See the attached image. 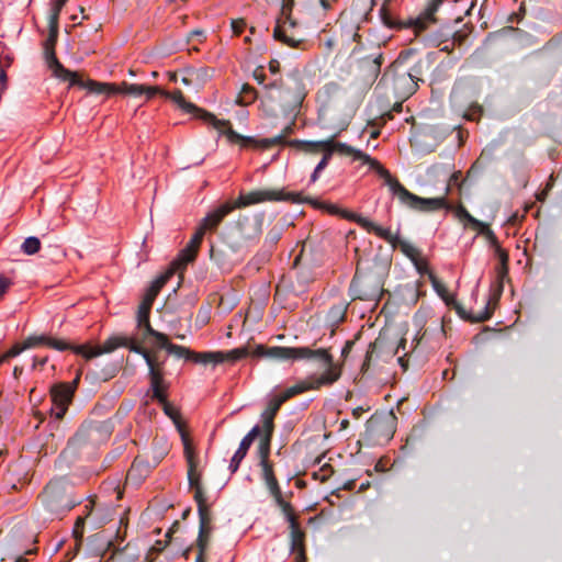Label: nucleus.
<instances>
[{
	"label": "nucleus",
	"instance_id": "39",
	"mask_svg": "<svg viewBox=\"0 0 562 562\" xmlns=\"http://www.w3.org/2000/svg\"><path fill=\"white\" fill-rule=\"evenodd\" d=\"M495 250V255L497 256L499 262H501V268H499V271H498V274L499 277H503L507 273V261H508V255L507 252L501 248V246H496L494 248Z\"/></svg>",
	"mask_w": 562,
	"mask_h": 562
},
{
	"label": "nucleus",
	"instance_id": "31",
	"mask_svg": "<svg viewBox=\"0 0 562 562\" xmlns=\"http://www.w3.org/2000/svg\"><path fill=\"white\" fill-rule=\"evenodd\" d=\"M144 91H145L144 85L130 83V82L123 81L120 85H117L116 93L126 94V95H131L134 98H139V97H143Z\"/></svg>",
	"mask_w": 562,
	"mask_h": 562
},
{
	"label": "nucleus",
	"instance_id": "43",
	"mask_svg": "<svg viewBox=\"0 0 562 562\" xmlns=\"http://www.w3.org/2000/svg\"><path fill=\"white\" fill-rule=\"evenodd\" d=\"M285 402L283 400L281 394L276 395L272 397L268 404L267 409L263 413H270L271 416H276L277 412L279 411L280 406Z\"/></svg>",
	"mask_w": 562,
	"mask_h": 562
},
{
	"label": "nucleus",
	"instance_id": "45",
	"mask_svg": "<svg viewBox=\"0 0 562 562\" xmlns=\"http://www.w3.org/2000/svg\"><path fill=\"white\" fill-rule=\"evenodd\" d=\"M47 346L50 348H54L56 350H59V351H64L67 349H71L74 351V348L76 347V346H71L70 344H68L64 340L55 339V338H50V337H48Z\"/></svg>",
	"mask_w": 562,
	"mask_h": 562
},
{
	"label": "nucleus",
	"instance_id": "42",
	"mask_svg": "<svg viewBox=\"0 0 562 562\" xmlns=\"http://www.w3.org/2000/svg\"><path fill=\"white\" fill-rule=\"evenodd\" d=\"M340 92V87L335 82H329L325 85L323 89L319 91V93L327 99L338 97Z\"/></svg>",
	"mask_w": 562,
	"mask_h": 562
},
{
	"label": "nucleus",
	"instance_id": "29",
	"mask_svg": "<svg viewBox=\"0 0 562 562\" xmlns=\"http://www.w3.org/2000/svg\"><path fill=\"white\" fill-rule=\"evenodd\" d=\"M173 274L172 269H168L164 274L158 277L150 285L149 290L147 291L144 300H149V303H154V300L156 299L157 294L161 290V288L167 283L169 278Z\"/></svg>",
	"mask_w": 562,
	"mask_h": 562
},
{
	"label": "nucleus",
	"instance_id": "47",
	"mask_svg": "<svg viewBox=\"0 0 562 562\" xmlns=\"http://www.w3.org/2000/svg\"><path fill=\"white\" fill-rule=\"evenodd\" d=\"M321 207H323L324 210H326L329 214H334V215H340L341 217L344 218H347L349 221H351V218H349L348 216H346L345 214L346 213H350L349 211L347 210H340L337 205L335 204H322ZM352 222H355L352 220Z\"/></svg>",
	"mask_w": 562,
	"mask_h": 562
},
{
	"label": "nucleus",
	"instance_id": "34",
	"mask_svg": "<svg viewBox=\"0 0 562 562\" xmlns=\"http://www.w3.org/2000/svg\"><path fill=\"white\" fill-rule=\"evenodd\" d=\"M67 0H54L50 4L48 15V27L54 30L55 25H58L59 14Z\"/></svg>",
	"mask_w": 562,
	"mask_h": 562
},
{
	"label": "nucleus",
	"instance_id": "48",
	"mask_svg": "<svg viewBox=\"0 0 562 562\" xmlns=\"http://www.w3.org/2000/svg\"><path fill=\"white\" fill-rule=\"evenodd\" d=\"M469 226H470L472 229L476 231V233H477L479 235H482V236L484 235V233L486 232V229H488V228H490V225H488L487 223H484V222H482V221H479V220H476L475 217H473V218L471 220V222H470Z\"/></svg>",
	"mask_w": 562,
	"mask_h": 562
},
{
	"label": "nucleus",
	"instance_id": "24",
	"mask_svg": "<svg viewBox=\"0 0 562 562\" xmlns=\"http://www.w3.org/2000/svg\"><path fill=\"white\" fill-rule=\"evenodd\" d=\"M213 529H199V536L194 542L198 554L195 562H206L207 553L213 543Z\"/></svg>",
	"mask_w": 562,
	"mask_h": 562
},
{
	"label": "nucleus",
	"instance_id": "6",
	"mask_svg": "<svg viewBox=\"0 0 562 562\" xmlns=\"http://www.w3.org/2000/svg\"><path fill=\"white\" fill-rule=\"evenodd\" d=\"M383 179L390 191L398 201L413 210L420 212H434L441 209H451L447 195L450 192V183L445 187L443 194L437 198H420L409 192L400 181L391 176L389 170H383Z\"/></svg>",
	"mask_w": 562,
	"mask_h": 562
},
{
	"label": "nucleus",
	"instance_id": "16",
	"mask_svg": "<svg viewBox=\"0 0 562 562\" xmlns=\"http://www.w3.org/2000/svg\"><path fill=\"white\" fill-rule=\"evenodd\" d=\"M57 32H58V25H55L54 30L49 27V35L45 43V59L48 69L50 70L52 75L61 80V81H68L70 86H74L76 82V72L66 69L57 59L55 52H54V45L57 40Z\"/></svg>",
	"mask_w": 562,
	"mask_h": 562
},
{
	"label": "nucleus",
	"instance_id": "27",
	"mask_svg": "<svg viewBox=\"0 0 562 562\" xmlns=\"http://www.w3.org/2000/svg\"><path fill=\"white\" fill-rule=\"evenodd\" d=\"M151 303L149 300H143L140 305L138 306L137 312V325L138 327H144L146 334L153 337V333H158L155 330L149 323V313L151 308Z\"/></svg>",
	"mask_w": 562,
	"mask_h": 562
},
{
	"label": "nucleus",
	"instance_id": "8",
	"mask_svg": "<svg viewBox=\"0 0 562 562\" xmlns=\"http://www.w3.org/2000/svg\"><path fill=\"white\" fill-rule=\"evenodd\" d=\"M292 145L302 146L305 151L315 153L318 149H323L325 151L334 153L349 156L352 160L361 161L363 165H368L370 169L375 170L380 177L383 178V170H386L376 159L370 157L366 153L358 150L345 143L335 142L334 138H328L324 140L316 142H303V140H293Z\"/></svg>",
	"mask_w": 562,
	"mask_h": 562
},
{
	"label": "nucleus",
	"instance_id": "18",
	"mask_svg": "<svg viewBox=\"0 0 562 562\" xmlns=\"http://www.w3.org/2000/svg\"><path fill=\"white\" fill-rule=\"evenodd\" d=\"M75 394V386L71 384H57L52 387L50 396L53 402L52 414L60 419L66 414Z\"/></svg>",
	"mask_w": 562,
	"mask_h": 562
},
{
	"label": "nucleus",
	"instance_id": "15",
	"mask_svg": "<svg viewBox=\"0 0 562 562\" xmlns=\"http://www.w3.org/2000/svg\"><path fill=\"white\" fill-rule=\"evenodd\" d=\"M132 351L142 355L143 358L145 359L149 368V378L150 386L153 390V396L160 403H165V401L167 400L166 391L168 389V384L164 380L161 364L157 361L155 356H151L146 349L142 347H133Z\"/></svg>",
	"mask_w": 562,
	"mask_h": 562
},
{
	"label": "nucleus",
	"instance_id": "57",
	"mask_svg": "<svg viewBox=\"0 0 562 562\" xmlns=\"http://www.w3.org/2000/svg\"><path fill=\"white\" fill-rule=\"evenodd\" d=\"M243 93H244L247 98H249V99H251V100H252V99H255V97H256V94H255V90H254L250 86H248V85H245V86L243 87Z\"/></svg>",
	"mask_w": 562,
	"mask_h": 562
},
{
	"label": "nucleus",
	"instance_id": "56",
	"mask_svg": "<svg viewBox=\"0 0 562 562\" xmlns=\"http://www.w3.org/2000/svg\"><path fill=\"white\" fill-rule=\"evenodd\" d=\"M83 530L85 529H77V528H74L72 529V536L76 540V547L78 548L82 541H83Z\"/></svg>",
	"mask_w": 562,
	"mask_h": 562
},
{
	"label": "nucleus",
	"instance_id": "63",
	"mask_svg": "<svg viewBox=\"0 0 562 562\" xmlns=\"http://www.w3.org/2000/svg\"><path fill=\"white\" fill-rule=\"evenodd\" d=\"M168 78L172 82H177L178 81V75L176 72H169L168 74Z\"/></svg>",
	"mask_w": 562,
	"mask_h": 562
},
{
	"label": "nucleus",
	"instance_id": "50",
	"mask_svg": "<svg viewBox=\"0 0 562 562\" xmlns=\"http://www.w3.org/2000/svg\"><path fill=\"white\" fill-rule=\"evenodd\" d=\"M144 97L146 100H150L153 99L156 94H160L161 95V91H164V89H161L160 87L158 86H145L144 85Z\"/></svg>",
	"mask_w": 562,
	"mask_h": 562
},
{
	"label": "nucleus",
	"instance_id": "52",
	"mask_svg": "<svg viewBox=\"0 0 562 562\" xmlns=\"http://www.w3.org/2000/svg\"><path fill=\"white\" fill-rule=\"evenodd\" d=\"M483 236L493 248L499 245L494 232L491 228L486 229Z\"/></svg>",
	"mask_w": 562,
	"mask_h": 562
},
{
	"label": "nucleus",
	"instance_id": "14",
	"mask_svg": "<svg viewBox=\"0 0 562 562\" xmlns=\"http://www.w3.org/2000/svg\"><path fill=\"white\" fill-rule=\"evenodd\" d=\"M396 427V416L392 411L374 414L367 424V431L371 439L382 443L392 439Z\"/></svg>",
	"mask_w": 562,
	"mask_h": 562
},
{
	"label": "nucleus",
	"instance_id": "13",
	"mask_svg": "<svg viewBox=\"0 0 562 562\" xmlns=\"http://www.w3.org/2000/svg\"><path fill=\"white\" fill-rule=\"evenodd\" d=\"M383 80L387 86L392 87L398 98L408 97L417 89L414 76L408 71H403L401 63L393 64L391 69L384 74Z\"/></svg>",
	"mask_w": 562,
	"mask_h": 562
},
{
	"label": "nucleus",
	"instance_id": "41",
	"mask_svg": "<svg viewBox=\"0 0 562 562\" xmlns=\"http://www.w3.org/2000/svg\"><path fill=\"white\" fill-rule=\"evenodd\" d=\"M48 336L38 335V336H30L24 340V347L26 349L36 348L41 345H47Z\"/></svg>",
	"mask_w": 562,
	"mask_h": 562
},
{
	"label": "nucleus",
	"instance_id": "55",
	"mask_svg": "<svg viewBox=\"0 0 562 562\" xmlns=\"http://www.w3.org/2000/svg\"><path fill=\"white\" fill-rule=\"evenodd\" d=\"M331 155L330 153L328 151H325V155L324 157L322 158V160L317 164V166L315 167L316 168V172H321L322 170H324L328 164V160L330 159Z\"/></svg>",
	"mask_w": 562,
	"mask_h": 562
},
{
	"label": "nucleus",
	"instance_id": "2",
	"mask_svg": "<svg viewBox=\"0 0 562 562\" xmlns=\"http://www.w3.org/2000/svg\"><path fill=\"white\" fill-rule=\"evenodd\" d=\"M277 201L303 203L307 200L303 199L301 193L285 192L283 189H257L247 193H240L235 202H225L221 204L203 218L201 225L206 231H212L215 229L223 218L235 209H243L259 203Z\"/></svg>",
	"mask_w": 562,
	"mask_h": 562
},
{
	"label": "nucleus",
	"instance_id": "35",
	"mask_svg": "<svg viewBox=\"0 0 562 562\" xmlns=\"http://www.w3.org/2000/svg\"><path fill=\"white\" fill-rule=\"evenodd\" d=\"M429 279L431 281V284L435 289V291L437 292V294L446 302V303H450L452 301V297L451 295L449 294L446 285L440 281L438 280V278L434 274V273H429Z\"/></svg>",
	"mask_w": 562,
	"mask_h": 562
},
{
	"label": "nucleus",
	"instance_id": "38",
	"mask_svg": "<svg viewBox=\"0 0 562 562\" xmlns=\"http://www.w3.org/2000/svg\"><path fill=\"white\" fill-rule=\"evenodd\" d=\"M454 213V216L464 225V227H468L473 216L468 212V210L463 205H458L456 207L451 209Z\"/></svg>",
	"mask_w": 562,
	"mask_h": 562
},
{
	"label": "nucleus",
	"instance_id": "40",
	"mask_svg": "<svg viewBox=\"0 0 562 562\" xmlns=\"http://www.w3.org/2000/svg\"><path fill=\"white\" fill-rule=\"evenodd\" d=\"M347 311V306L345 304H339L333 306L328 312V318L333 323H337L341 321L345 316V313Z\"/></svg>",
	"mask_w": 562,
	"mask_h": 562
},
{
	"label": "nucleus",
	"instance_id": "22",
	"mask_svg": "<svg viewBox=\"0 0 562 562\" xmlns=\"http://www.w3.org/2000/svg\"><path fill=\"white\" fill-rule=\"evenodd\" d=\"M153 337L156 339L157 347L166 349L168 353L187 360L192 359V350L183 346L171 344L165 334L153 333Z\"/></svg>",
	"mask_w": 562,
	"mask_h": 562
},
{
	"label": "nucleus",
	"instance_id": "12",
	"mask_svg": "<svg viewBox=\"0 0 562 562\" xmlns=\"http://www.w3.org/2000/svg\"><path fill=\"white\" fill-rule=\"evenodd\" d=\"M293 5L294 0H282L281 14L277 20L273 36L290 47H299L303 40L295 31L296 21L291 16Z\"/></svg>",
	"mask_w": 562,
	"mask_h": 562
},
{
	"label": "nucleus",
	"instance_id": "19",
	"mask_svg": "<svg viewBox=\"0 0 562 562\" xmlns=\"http://www.w3.org/2000/svg\"><path fill=\"white\" fill-rule=\"evenodd\" d=\"M351 289L356 297L360 300L374 299L379 293V284L369 278L360 277L358 273L355 276Z\"/></svg>",
	"mask_w": 562,
	"mask_h": 562
},
{
	"label": "nucleus",
	"instance_id": "49",
	"mask_svg": "<svg viewBox=\"0 0 562 562\" xmlns=\"http://www.w3.org/2000/svg\"><path fill=\"white\" fill-rule=\"evenodd\" d=\"M415 268L419 273H432L428 268L427 260L420 255L414 262Z\"/></svg>",
	"mask_w": 562,
	"mask_h": 562
},
{
	"label": "nucleus",
	"instance_id": "25",
	"mask_svg": "<svg viewBox=\"0 0 562 562\" xmlns=\"http://www.w3.org/2000/svg\"><path fill=\"white\" fill-rule=\"evenodd\" d=\"M161 95H164L165 98H168L170 99L172 102H175L180 109H182L183 111L188 112V113H192V112H199L200 113V119H202L206 124H209L204 119H203V115L204 113H206L205 111H202L200 109H198L193 103L191 102H188L186 101L182 92L180 90H175L172 92H169V91H161Z\"/></svg>",
	"mask_w": 562,
	"mask_h": 562
},
{
	"label": "nucleus",
	"instance_id": "61",
	"mask_svg": "<svg viewBox=\"0 0 562 562\" xmlns=\"http://www.w3.org/2000/svg\"><path fill=\"white\" fill-rule=\"evenodd\" d=\"M166 543H167V542H165V543L162 544V542H161V541H157V543H156L157 546H154V547H153V550H155L156 552H160V551H162V550H164V548L166 547Z\"/></svg>",
	"mask_w": 562,
	"mask_h": 562
},
{
	"label": "nucleus",
	"instance_id": "20",
	"mask_svg": "<svg viewBox=\"0 0 562 562\" xmlns=\"http://www.w3.org/2000/svg\"><path fill=\"white\" fill-rule=\"evenodd\" d=\"M259 432V426H255L240 441V445L233 456L229 464L231 471L234 473L238 470L240 462L246 457L248 449L252 445L254 440L257 438Z\"/></svg>",
	"mask_w": 562,
	"mask_h": 562
},
{
	"label": "nucleus",
	"instance_id": "62",
	"mask_svg": "<svg viewBox=\"0 0 562 562\" xmlns=\"http://www.w3.org/2000/svg\"><path fill=\"white\" fill-rule=\"evenodd\" d=\"M47 362V358H42V359H37V358H34V367L36 366H41L43 367L45 363Z\"/></svg>",
	"mask_w": 562,
	"mask_h": 562
},
{
	"label": "nucleus",
	"instance_id": "11",
	"mask_svg": "<svg viewBox=\"0 0 562 562\" xmlns=\"http://www.w3.org/2000/svg\"><path fill=\"white\" fill-rule=\"evenodd\" d=\"M203 119L220 134L225 135L231 144H240L243 147L252 145L255 147L269 148L283 142V135H278L271 138H262L260 140H256L251 137H244L232 130L231 123L228 121L218 120L211 113H204Z\"/></svg>",
	"mask_w": 562,
	"mask_h": 562
},
{
	"label": "nucleus",
	"instance_id": "7",
	"mask_svg": "<svg viewBox=\"0 0 562 562\" xmlns=\"http://www.w3.org/2000/svg\"><path fill=\"white\" fill-rule=\"evenodd\" d=\"M42 504L43 522H54L68 513L76 505V501L71 496V488L61 481H52L42 493Z\"/></svg>",
	"mask_w": 562,
	"mask_h": 562
},
{
	"label": "nucleus",
	"instance_id": "5",
	"mask_svg": "<svg viewBox=\"0 0 562 562\" xmlns=\"http://www.w3.org/2000/svg\"><path fill=\"white\" fill-rule=\"evenodd\" d=\"M125 536L126 529H102L88 540L95 555L104 558L109 553L108 560L112 562H134L138 557L135 547L131 543L121 547Z\"/></svg>",
	"mask_w": 562,
	"mask_h": 562
},
{
	"label": "nucleus",
	"instance_id": "10",
	"mask_svg": "<svg viewBox=\"0 0 562 562\" xmlns=\"http://www.w3.org/2000/svg\"><path fill=\"white\" fill-rule=\"evenodd\" d=\"M257 453L259 457V464L261 467L262 480L265 481L270 494L274 497L280 514L283 516L285 522H288L290 527H297L292 507L290 504L284 502L281 496V491L277 477L274 476L273 467L269 462L270 450L263 452V450L257 449Z\"/></svg>",
	"mask_w": 562,
	"mask_h": 562
},
{
	"label": "nucleus",
	"instance_id": "26",
	"mask_svg": "<svg viewBox=\"0 0 562 562\" xmlns=\"http://www.w3.org/2000/svg\"><path fill=\"white\" fill-rule=\"evenodd\" d=\"M74 85H80L81 87L88 89L91 93L95 94H115L117 91V85L108 83V82H99L94 80H89L87 82H82L76 76V82Z\"/></svg>",
	"mask_w": 562,
	"mask_h": 562
},
{
	"label": "nucleus",
	"instance_id": "28",
	"mask_svg": "<svg viewBox=\"0 0 562 562\" xmlns=\"http://www.w3.org/2000/svg\"><path fill=\"white\" fill-rule=\"evenodd\" d=\"M194 363H200L203 366L212 364L216 366L223 363L222 351H204V352H195L192 353V359Z\"/></svg>",
	"mask_w": 562,
	"mask_h": 562
},
{
	"label": "nucleus",
	"instance_id": "3",
	"mask_svg": "<svg viewBox=\"0 0 562 562\" xmlns=\"http://www.w3.org/2000/svg\"><path fill=\"white\" fill-rule=\"evenodd\" d=\"M306 95L305 86L297 77L263 85L261 91V104L272 115L289 113L296 110Z\"/></svg>",
	"mask_w": 562,
	"mask_h": 562
},
{
	"label": "nucleus",
	"instance_id": "21",
	"mask_svg": "<svg viewBox=\"0 0 562 562\" xmlns=\"http://www.w3.org/2000/svg\"><path fill=\"white\" fill-rule=\"evenodd\" d=\"M290 553L294 557L293 562H306L305 532L303 529H291Z\"/></svg>",
	"mask_w": 562,
	"mask_h": 562
},
{
	"label": "nucleus",
	"instance_id": "1",
	"mask_svg": "<svg viewBox=\"0 0 562 562\" xmlns=\"http://www.w3.org/2000/svg\"><path fill=\"white\" fill-rule=\"evenodd\" d=\"M255 353L259 357L279 360H315L318 362L319 368L324 369L322 374H312L280 393L285 401L306 391L319 390L323 386L331 385L340 378L341 374L339 366L334 362L329 352L323 348L314 350L308 347L266 348L263 346H258Z\"/></svg>",
	"mask_w": 562,
	"mask_h": 562
},
{
	"label": "nucleus",
	"instance_id": "58",
	"mask_svg": "<svg viewBox=\"0 0 562 562\" xmlns=\"http://www.w3.org/2000/svg\"><path fill=\"white\" fill-rule=\"evenodd\" d=\"M269 70H270V72H272V74H277V72H279V70H280V64H279V61H278V60H271V61L269 63Z\"/></svg>",
	"mask_w": 562,
	"mask_h": 562
},
{
	"label": "nucleus",
	"instance_id": "33",
	"mask_svg": "<svg viewBox=\"0 0 562 562\" xmlns=\"http://www.w3.org/2000/svg\"><path fill=\"white\" fill-rule=\"evenodd\" d=\"M67 0H54L50 4L48 15V27L54 30L55 25H58L59 14Z\"/></svg>",
	"mask_w": 562,
	"mask_h": 562
},
{
	"label": "nucleus",
	"instance_id": "64",
	"mask_svg": "<svg viewBox=\"0 0 562 562\" xmlns=\"http://www.w3.org/2000/svg\"><path fill=\"white\" fill-rule=\"evenodd\" d=\"M83 525V518L78 516L77 519H76V522H75V526L76 528H79Z\"/></svg>",
	"mask_w": 562,
	"mask_h": 562
},
{
	"label": "nucleus",
	"instance_id": "9",
	"mask_svg": "<svg viewBox=\"0 0 562 562\" xmlns=\"http://www.w3.org/2000/svg\"><path fill=\"white\" fill-rule=\"evenodd\" d=\"M346 216L353 220L360 227L368 233H374L380 238L392 245L414 262L420 255V250L407 240L402 239L397 234H393L389 228L376 225L371 220L363 217L357 213H346Z\"/></svg>",
	"mask_w": 562,
	"mask_h": 562
},
{
	"label": "nucleus",
	"instance_id": "17",
	"mask_svg": "<svg viewBox=\"0 0 562 562\" xmlns=\"http://www.w3.org/2000/svg\"><path fill=\"white\" fill-rule=\"evenodd\" d=\"M125 346L132 350L133 347H138L131 339L121 336H113L106 339L102 346L78 345L74 348V352L81 355L86 359H92L103 353H109L117 347Z\"/></svg>",
	"mask_w": 562,
	"mask_h": 562
},
{
	"label": "nucleus",
	"instance_id": "51",
	"mask_svg": "<svg viewBox=\"0 0 562 562\" xmlns=\"http://www.w3.org/2000/svg\"><path fill=\"white\" fill-rule=\"evenodd\" d=\"M245 26L246 22L243 19L232 21V29L236 35H239L244 31Z\"/></svg>",
	"mask_w": 562,
	"mask_h": 562
},
{
	"label": "nucleus",
	"instance_id": "44",
	"mask_svg": "<svg viewBox=\"0 0 562 562\" xmlns=\"http://www.w3.org/2000/svg\"><path fill=\"white\" fill-rule=\"evenodd\" d=\"M24 350H26V347H24V341L22 344H15L12 348H10L5 353H3L0 357V364L9 358L19 356Z\"/></svg>",
	"mask_w": 562,
	"mask_h": 562
},
{
	"label": "nucleus",
	"instance_id": "60",
	"mask_svg": "<svg viewBox=\"0 0 562 562\" xmlns=\"http://www.w3.org/2000/svg\"><path fill=\"white\" fill-rule=\"evenodd\" d=\"M319 3L324 10H328L331 8V0H319Z\"/></svg>",
	"mask_w": 562,
	"mask_h": 562
},
{
	"label": "nucleus",
	"instance_id": "23",
	"mask_svg": "<svg viewBox=\"0 0 562 562\" xmlns=\"http://www.w3.org/2000/svg\"><path fill=\"white\" fill-rule=\"evenodd\" d=\"M273 418L274 417L271 416L270 413L261 414L262 426L259 427V432L257 436V438H259L257 449L263 450V452L270 450L271 438L273 432Z\"/></svg>",
	"mask_w": 562,
	"mask_h": 562
},
{
	"label": "nucleus",
	"instance_id": "46",
	"mask_svg": "<svg viewBox=\"0 0 562 562\" xmlns=\"http://www.w3.org/2000/svg\"><path fill=\"white\" fill-rule=\"evenodd\" d=\"M205 232H206V229L203 228L202 225H200V227L198 228V231L195 232V234L191 238V240L188 244V246L193 247L194 249L198 250L200 245H201V241L203 239V236H204Z\"/></svg>",
	"mask_w": 562,
	"mask_h": 562
},
{
	"label": "nucleus",
	"instance_id": "53",
	"mask_svg": "<svg viewBox=\"0 0 562 562\" xmlns=\"http://www.w3.org/2000/svg\"><path fill=\"white\" fill-rule=\"evenodd\" d=\"M140 470V463L134 462L131 469L127 472V481H133L136 479L137 472Z\"/></svg>",
	"mask_w": 562,
	"mask_h": 562
},
{
	"label": "nucleus",
	"instance_id": "37",
	"mask_svg": "<svg viewBox=\"0 0 562 562\" xmlns=\"http://www.w3.org/2000/svg\"><path fill=\"white\" fill-rule=\"evenodd\" d=\"M22 250L26 255H34L36 254L41 248V241L37 237H27L22 246Z\"/></svg>",
	"mask_w": 562,
	"mask_h": 562
},
{
	"label": "nucleus",
	"instance_id": "32",
	"mask_svg": "<svg viewBox=\"0 0 562 562\" xmlns=\"http://www.w3.org/2000/svg\"><path fill=\"white\" fill-rule=\"evenodd\" d=\"M440 2L441 0H434L431 7L429 8V12L425 16L418 18L413 22V29L416 33H419L427 27V23L431 21L432 12L436 11Z\"/></svg>",
	"mask_w": 562,
	"mask_h": 562
},
{
	"label": "nucleus",
	"instance_id": "36",
	"mask_svg": "<svg viewBox=\"0 0 562 562\" xmlns=\"http://www.w3.org/2000/svg\"><path fill=\"white\" fill-rule=\"evenodd\" d=\"M248 355L246 348H236L229 351H222L223 362H235Z\"/></svg>",
	"mask_w": 562,
	"mask_h": 562
},
{
	"label": "nucleus",
	"instance_id": "30",
	"mask_svg": "<svg viewBox=\"0 0 562 562\" xmlns=\"http://www.w3.org/2000/svg\"><path fill=\"white\" fill-rule=\"evenodd\" d=\"M198 250L193 247L187 246L181 250L179 257L176 261L172 262L169 269L173 270V273L178 270L183 269L189 262L193 261L196 256Z\"/></svg>",
	"mask_w": 562,
	"mask_h": 562
},
{
	"label": "nucleus",
	"instance_id": "59",
	"mask_svg": "<svg viewBox=\"0 0 562 562\" xmlns=\"http://www.w3.org/2000/svg\"><path fill=\"white\" fill-rule=\"evenodd\" d=\"M255 79L258 81V83L262 85L265 81V76L262 72L255 71L254 74Z\"/></svg>",
	"mask_w": 562,
	"mask_h": 562
},
{
	"label": "nucleus",
	"instance_id": "4",
	"mask_svg": "<svg viewBox=\"0 0 562 562\" xmlns=\"http://www.w3.org/2000/svg\"><path fill=\"white\" fill-rule=\"evenodd\" d=\"M164 405V411L167 416H169L173 423L176 424L177 428L179 429L181 434V439L183 442V452L184 458L188 463V480L189 485L194 488V499L198 504V510L200 516V527H206L209 524H211V513L207 506L206 497L202 488L201 479H202V472L199 468V458L194 452V449L192 447V443L190 439L188 438L187 434L181 428L180 423V413L179 411L169 404L167 400L165 403H161Z\"/></svg>",
	"mask_w": 562,
	"mask_h": 562
},
{
	"label": "nucleus",
	"instance_id": "54",
	"mask_svg": "<svg viewBox=\"0 0 562 562\" xmlns=\"http://www.w3.org/2000/svg\"><path fill=\"white\" fill-rule=\"evenodd\" d=\"M487 305H490V303ZM491 316H492V311L490 310L488 306H486L484 311L480 312L479 315H476L474 317V321L483 322V321L488 319Z\"/></svg>",
	"mask_w": 562,
	"mask_h": 562
}]
</instances>
